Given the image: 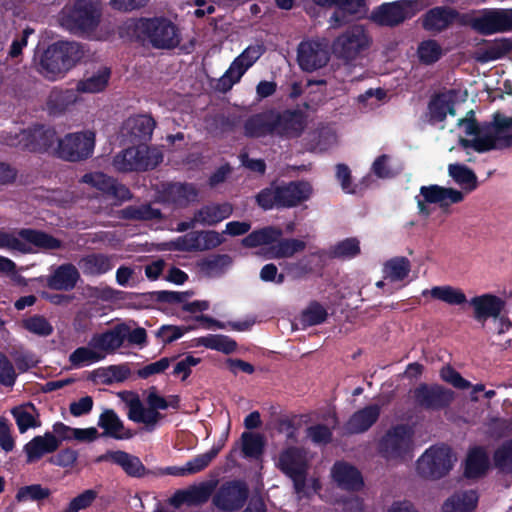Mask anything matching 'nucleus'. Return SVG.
<instances>
[{
  "mask_svg": "<svg viewBox=\"0 0 512 512\" xmlns=\"http://www.w3.org/2000/svg\"><path fill=\"white\" fill-rule=\"evenodd\" d=\"M89 57L86 46L77 41H57L47 47L40 57L38 72L48 80L63 78L85 58Z\"/></svg>",
  "mask_w": 512,
  "mask_h": 512,
  "instance_id": "f257e3e1",
  "label": "nucleus"
},
{
  "mask_svg": "<svg viewBox=\"0 0 512 512\" xmlns=\"http://www.w3.org/2000/svg\"><path fill=\"white\" fill-rule=\"evenodd\" d=\"M124 28L156 49H173L181 42L180 29L165 17L129 20L124 24Z\"/></svg>",
  "mask_w": 512,
  "mask_h": 512,
  "instance_id": "f03ea898",
  "label": "nucleus"
},
{
  "mask_svg": "<svg viewBox=\"0 0 512 512\" xmlns=\"http://www.w3.org/2000/svg\"><path fill=\"white\" fill-rule=\"evenodd\" d=\"M102 18V8L98 0H74L65 6L59 22L62 27L77 36L92 37Z\"/></svg>",
  "mask_w": 512,
  "mask_h": 512,
  "instance_id": "7ed1b4c3",
  "label": "nucleus"
},
{
  "mask_svg": "<svg viewBox=\"0 0 512 512\" xmlns=\"http://www.w3.org/2000/svg\"><path fill=\"white\" fill-rule=\"evenodd\" d=\"M313 192L310 183L306 181H291L281 185H272L262 190L256 197L257 203L263 209L273 207L291 208L307 201Z\"/></svg>",
  "mask_w": 512,
  "mask_h": 512,
  "instance_id": "20e7f679",
  "label": "nucleus"
},
{
  "mask_svg": "<svg viewBox=\"0 0 512 512\" xmlns=\"http://www.w3.org/2000/svg\"><path fill=\"white\" fill-rule=\"evenodd\" d=\"M413 436V429L407 424L391 426L378 440L377 451L389 463H404L412 457Z\"/></svg>",
  "mask_w": 512,
  "mask_h": 512,
  "instance_id": "39448f33",
  "label": "nucleus"
},
{
  "mask_svg": "<svg viewBox=\"0 0 512 512\" xmlns=\"http://www.w3.org/2000/svg\"><path fill=\"white\" fill-rule=\"evenodd\" d=\"M372 36L363 25H352L339 34L332 43V53L343 64H354L370 49Z\"/></svg>",
  "mask_w": 512,
  "mask_h": 512,
  "instance_id": "423d86ee",
  "label": "nucleus"
},
{
  "mask_svg": "<svg viewBox=\"0 0 512 512\" xmlns=\"http://www.w3.org/2000/svg\"><path fill=\"white\" fill-rule=\"evenodd\" d=\"M33 247L42 250H58L63 247L61 240L43 231L21 229L17 232L0 231V248L24 254L34 252Z\"/></svg>",
  "mask_w": 512,
  "mask_h": 512,
  "instance_id": "0eeeda50",
  "label": "nucleus"
},
{
  "mask_svg": "<svg viewBox=\"0 0 512 512\" xmlns=\"http://www.w3.org/2000/svg\"><path fill=\"white\" fill-rule=\"evenodd\" d=\"M162 161L163 153L159 147L140 143L115 155L112 164L119 172H139L152 170Z\"/></svg>",
  "mask_w": 512,
  "mask_h": 512,
  "instance_id": "6e6552de",
  "label": "nucleus"
},
{
  "mask_svg": "<svg viewBox=\"0 0 512 512\" xmlns=\"http://www.w3.org/2000/svg\"><path fill=\"white\" fill-rule=\"evenodd\" d=\"M456 458L446 445H433L416 461V473L427 480H438L445 477L453 467Z\"/></svg>",
  "mask_w": 512,
  "mask_h": 512,
  "instance_id": "1a4fd4ad",
  "label": "nucleus"
},
{
  "mask_svg": "<svg viewBox=\"0 0 512 512\" xmlns=\"http://www.w3.org/2000/svg\"><path fill=\"white\" fill-rule=\"evenodd\" d=\"M276 467L290 477L297 494L304 491L308 471V459L304 449L295 446L284 448L276 459Z\"/></svg>",
  "mask_w": 512,
  "mask_h": 512,
  "instance_id": "9d476101",
  "label": "nucleus"
},
{
  "mask_svg": "<svg viewBox=\"0 0 512 512\" xmlns=\"http://www.w3.org/2000/svg\"><path fill=\"white\" fill-rule=\"evenodd\" d=\"M146 401L149 408H145L138 397L132 398L128 402V418L136 423L144 424L147 430L151 431L161 418V414L157 410L166 409L168 402L157 393L155 387L148 389Z\"/></svg>",
  "mask_w": 512,
  "mask_h": 512,
  "instance_id": "9b49d317",
  "label": "nucleus"
},
{
  "mask_svg": "<svg viewBox=\"0 0 512 512\" xmlns=\"http://www.w3.org/2000/svg\"><path fill=\"white\" fill-rule=\"evenodd\" d=\"M95 146V134L91 131L69 133L55 148V153L66 161L85 160L92 155Z\"/></svg>",
  "mask_w": 512,
  "mask_h": 512,
  "instance_id": "f8f14e48",
  "label": "nucleus"
},
{
  "mask_svg": "<svg viewBox=\"0 0 512 512\" xmlns=\"http://www.w3.org/2000/svg\"><path fill=\"white\" fill-rule=\"evenodd\" d=\"M58 140H61V138L57 136L54 128L41 126L32 130H23L19 135L16 134L15 137L7 138L6 142L11 146L22 145L33 151L52 149L55 152Z\"/></svg>",
  "mask_w": 512,
  "mask_h": 512,
  "instance_id": "ddd939ff",
  "label": "nucleus"
},
{
  "mask_svg": "<svg viewBox=\"0 0 512 512\" xmlns=\"http://www.w3.org/2000/svg\"><path fill=\"white\" fill-rule=\"evenodd\" d=\"M471 27L482 35L512 30L511 9H484L470 20Z\"/></svg>",
  "mask_w": 512,
  "mask_h": 512,
  "instance_id": "4468645a",
  "label": "nucleus"
},
{
  "mask_svg": "<svg viewBox=\"0 0 512 512\" xmlns=\"http://www.w3.org/2000/svg\"><path fill=\"white\" fill-rule=\"evenodd\" d=\"M481 133L487 151L512 147V118L497 113L481 127Z\"/></svg>",
  "mask_w": 512,
  "mask_h": 512,
  "instance_id": "2eb2a0df",
  "label": "nucleus"
},
{
  "mask_svg": "<svg viewBox=\"0 0 512 512\" xmlns=\"http://www.w3.org/2000/svg\"><path fill=\"white\" fill-rule=\"evenodd\" d=\"M414 403L426 410H441L448 407L455 393L438 384L421 383L412 390Z\"/></svg>",
  "mask_w": 512,
  "mask_h": 512,
  "instance_id": "dca6fc26",
  "label": "nucleus"
},
{
  "mask_svg": "<svg viewBox=\"0 0 512 512\" xmlns=\"http://www.w3.org/2000/svg\"><path fill=\"white\" fill-rule=\"evenodd\" d=\"M265 48L261 44L247 47L230 65L226 73L219 79L218 89L226 92L237 83L244 73L261 57Z\"/></svg>",
  "mask_w": 512,
  "mask_h": 512,
  "instance_id": "f3484780",
  "label": "nucleus"
},
{
  "mask_svg": "<svg viewBox=\"0 0 512 512\" xmlns=\"http://www.w3.org/2000/svg\"><path fill=\"white\" fill-rule=\"evenodd\" d=\"M416 5V2L409 0L385 3L372 12L371 18L382 26H397L415 15Z\"/></svg>",
  "mask_w": 512,
  "mask_h": 512,
  "instance_id": "a211bd4d",
  "label": "nucleus"
},
{
  "mask_svg": "<svg viewBox=\"0 0 512 512\" xmlns=\"http://www.w3.org/2000/svg\"><path fill=\"white\" fill-rule=\"evenodd\" d=\"M248 487L242 481H230L222 484L212 498L213 504L222 511L240 509L248 498Z\"/></svg>",
  "mask_w": 512,
  "mask_h": 512,
  "instance_id": "6ab92c4d",
  "label": "nucleus"
},
{
  "mask_svg": "<svg viewBox=\"0 0 512 512\" xmlns=\"http://www.w3.org/2000/svg\"><path fill=\"white\" fill-rule=\"evenodd\" d=\"M298 63L305 71H315L324 67L329 61L328 43L326 40L302 42L298 47Z\"/></svg>",
  "mask_w": 512,
  "mask_h": 512,
  "instance_id": "aec40b11",
  "label": "nucleus"
},
{
  "mask_svg": "<svg viewBox=\"0 0 512 512\" xmlns=\"http://www.w3.org/2000/svg\"><path fill=\"white\" fill-rule=\"evenodd\" d=\"M163 202L171 203L178 207H186L197 200L198 190L189 183H162L158 189Z\"/></svg>",
  "mask_w": 512,
  "mask_h": 512,
  "instance_id": "412c9836",
  "label": "nucleus"
},
{
  "mask_svg": "<svg viewBox=\"0 0 512 512\" xmlns=\"http://www.w3.org/2000/svg\"><path fill=\"white\" fill-rule=\"evenodd\" d=\"M81 181L95 187L119 202L128 201L132 198V193L125 185L118 183L112 177L101 172L85 174Z\"/></svg>",
  "mask_w": 512,
  "mask_h": 512,
  "instance_id": "4be33fe9",
  "label": "nucleus"
},
{
  "mask_svg": "<svg viewBox=\"0 0 512 512\" xmlns=\"http://www.w3.org/2000/svg\"><path fill=\"white\" fill-rule=\"evenodd\" d=\"M156 121L150 115L129 117L123 124V134L130 142H146L152 137Z\"/></svg>",
  "mask_w": 512,
  "mask_h": 512,
  "instance_id": "5701e85b",
  "label": "nucleus"
},
{
  "mask_svg": "<svg viewBox=\"0 0 512 512\" xmlns=\"http://www.w3.org/2000/svg\"><path fill=\"white\" fill-rule=\"evenodd\" d=\"M381 406L370 404L355 411L344 425L348 434H360L368 431L379 419Z\"/></svg>",
  "mask_w": 512,
  "mask_h": 512,
  "instance_id": "b1692460",
  "label": "nucleus"
},
{
  "mask_svg": "<svg viewBox=\"0 0 512 512\" xmlns=\"http://www.w3.org/2000/svg\"><path fill=\"white\" fill-rule=\"evenodd\" d=\"M97 461L112 462L120 466L123 471L130 477L141 478L149 473L137 456L121 450L108 451L107 453L99 456Z\"/></svg>",
  "mask_w": 512,
  "mask_h": 512,
  "instance_id": "393cba45",
  "label": "nucleus"
},
{
  "mask_svg": "<svg viewBox=\"0 0 512 512\" xmlns=\"http://www.w3.org/2000/svg\"><path fill=\"white\" fill-rule=\"evenodd\" d=\"M276 112L263 111L247 118L243 125L244 135L250 138H260L274 134Z\"/></svg>",
  "mask_w": 512,
  "mask_h": 512,
  "instance_id": "a878e982",
  "label": "nucleus"
},
{
  "mask_svg": "<svg viewBox=\"0 0 512 512\" xmlns=\"http://www.w3.org/2000/svg\"><path fill=\"white\" fill-rule=\"evenodd\" d=\"M420 195L427 203L438 204L441 208L460 203L464 199L463 192L439 185L422 186L420 188Z\"/></svg>",
  "mask_w": 512,
  "mask_h": 512,
  "instance_id": "bb28decb",
  "label": "nucleus"
},
{
  "mask_svg": "<svg viewBox=\"0 0 512 512\" xmlns=\"http://www.w3.org/2000/svg\"><path fill=\"white\" fill-rule=\"evenodd\" d=\"M470 305L474 309V318L482 324H484L488 318L496 320L504 308V302L499 297L491 294H484L472 298Z\"/></svg>",
  "mask_w": 512,
  "mask_h": 512,
  "instance_id": "cd10ccee",
  "label": "nucleus"
},
{
  "mask_svg": "<svg viewBox=\"0 0 512 512\" xmlns=\"http://www.w3.org/2000/svg\"><path fill=\"white\" fill-rule=\"evenodd\" d=\"M306 126V120L300 111H285L276 113L275 131L280 136L293 138L298 137Z\"/></svg>",
  "mask_w": 512,
  "mask_h": 512,
  "instance_id": "c85d7f7f",
  "label": "nucleus"
},
{
  "mask_svg": "<svg viewBox=\"0 0 512 512\" xmlns=\"http://www.w3.org/2000/svg\"><path fill=\"white\" fill-rule=\"evenodd\" d=\"M80 280V272L72 263H64L58 266L47 278L49 288L58 291H70L74 289Z\"/></svg>",
  "mask_w": 512,
  "mask_h": 512,
  "instance_id": "c756f323",
  "label": "nucleus"
},
{
  "mask_svg": "<svg viewBox=\"0 0 512 512\" xmlns=\"http://www.w3.org/2000/svg\"><path fill=\"white\" fill-rule=\"evenodd\" d=\"M127 332V326L117 325L104 333L95 334L90 340V346L98 349V351L105 356L106 353L114 352L121 347L127 336Z\"/></svg>",
  "mask_w": 512,
  "mask_h": 512,
  "instance_id": "7c9ffc66",
  "label": "nucleus"
},
{
  "mask_svg": "<svg viewBox=\"0 0 512 512\" xmlns=\"http://www.w3.org/2000/svg\"><path fill=\"white\" fill-rule=\"evenodd\" d=\"M60 443L61 441L50 432L45 433L43 436L34 437L24 447V451L27 455V462H35L44 454L56 451L60 446Z\"/></svg>",
  "mask_w": 512,
  "mask_h": 512,
  "instance_id": "2f4dec72",
  "label": "nucleus"
},
{
  "mask_svg": "<svg viewBox=\"0 0 512 512\" xmlns=\"http://www.w3.org/2000/svg\"><path fill=\"white\" fill-rule=\"evenodd\" d=\"M306 249V242L296 238H282L267 247L262 255L267 259L292 258Z\"/></svg>",
  "mask_w": 512,
  "mask_h": 512,
  "instance_id": "473e14b6",
  "label": "nucleus"
},
{
  "mask_svg": "<svg viewBox=\"0 0 512 512\" xmlns=\"http://www.w3.org/2000/svg\"><path fill=\"white\" fill-rule=\"evenodd\" d=\"M331 473L333 480L343 489L358 490L363 485L358 470L347 463L338 462L334 464Z\"/></svg>",
  "mask_w": 512,
  "mask_h": 512,
  "instance_id": "72a5a7b5",
  "label": "nucleus"
},
{
  "mask_svg": "<svg viewBox=\"0 0 512 512\" xmlns=\"http://www.w3.org/2000/svg\"><path fill=\"white\" fill-rule=\"evenodd\" d=\"M233 259L228 254H212L197 262L199 272L205 277H219L231 267Z\"/></svg>",
  "mask_w": 512,
  "mask_h": 512,
  "instance_id": "f704fd0d",
  "label": "nucleus"
},
{
  "mask_svg": "<svg viewBox=\"0 0 512 512\" xmlns=\"http://www.w3.org/2000/svg\"><path fill=\"white\" fill-rule=\"evenodd\" d=\"M110 69L101 67L96 72L87 73L76 83L78 93H99L106 89L110 79Z\"/></svg>",
  "mask_w": 512,
  "mask_h": 512,
  "instance_id": "c9c22d12",
  "label": "nucleus"
},
{
  "mask_svg": "<svg viewBox=\"0 0 512 512\" xmlns=\"http://www.w3.org/2000/svg\"><path fill=\"white\" fill-rule=\"evenodd\" d=\"M231 213L232 206L228 203L210 204L195 211L194 222L205 226H212L228 218Z\"/></svg>",
  "mask_w": 512,
  "mask_h": 512,
  "instance_id": "e433bc0d",
  "label": "nucleus"
},
{
  "mask_svg": "<svg viewBox=\"0 0 512 512\" xmlns=\"http://www.w3.org/2000/svg\"><path fill=\"white\" fill-rule=\"evenodd\" d=\"M455 19V12L446 7L430 9L423 17V27L430 32H441L448 28Z\"/></svg>",
  "mask_w": 512,
  "mask_h": 512,
  "instance_id": "4c0bfd02",
  "label": "nucleus"
},
{
  "mask_svg": "<svg viewBox=\"0 0 512 512\" xmlns=\"http://www.w3.org/2000/svg\"><path fill=\"white\" fill-rule=\"evenodd\" d=\"M79 101L78 92L74 90H53L47 99V109L50 114L60 115Z\"/></svg>",
  "mask_w": 512,
  "mask_h": 512,
  "instance_id": "58836bf2",
  "label": "nucleus"
},
{
  "mask_svg": "<svg viewBox=\"0 0 512 512\" xmlns=\"http://www.w3.org/2000/svg\"><path fill=\"white\" fill-rule=\"evenodd\" d=\"M78 265L83 273L89 276L104 274L113 266L112 257L101 253H92L81 257Z\"/></svg>",
  "mask_w": 512,
  "mask_h": 512,
  "instance_id": "ea45409f",
  "label": "nucleus"
},
{
  "mask_svg": "<svg viewBox=\"0 0 512 512\" xmlns=\"http://www.w3.org/2000/svg\"><path fill=\"white\" fill-rule=\"evenodd\" d=\"M98 425L104 429V436L116 439H129L132 434L125 429L123 422L113 410H105L99 417Z\"/></svg>",
  "mask_w": 512,
  "mask_h": 512,
  "instance_id": "a19ab883",
  "label": "nucleus"
},
{
  "mask_svg": "<svg viewBox=\"0 0 512 512\" xmlns=\"http://www.w3.org/2000/svg\"><path fill=\"white\" fill-rule=\"evenodd\" d=\"M478 502L476 491L455 493L443 504L442 512H471Z\"/></svg>",
  "mask_w": 512,
  "mask_h": 512,
  "instance_id": "79ce46f5",
  "label": "nucleus"
},
{
  "mask_svg": "<svg viewBox=\"0 0 512 512\" xmlns=\"http://www.w3.org/2000/svg\"><path fill=\"white\" fill-rule=\"evenodd\" d=\"M283 232L280 228L273 226H267L259 230H255L247 235L243 240L242 244L246 247H257V246H271L274 245L278 239L282 236Z\"/></svg>",
  "mask_w": 512,
  "mask_h": 512,
  "instance_id": "37998d69",
  "label": "nucleus"
},
{
  "mask_svg": "<svg viewBox=\"0 0 512 512\" xmlns=\"http://www.w3.org/2000/svg\"><path fill=\"white\" fill-rule=\"evenodd\" d=\"M220 448H213L207 453L198 455L181 468H168L167 473L171 475L184 476L195 474L205 469L210 462L216 457Z\"/></svg>",
  "mask_w": 512,
  "mask_h": 512,
  "instance_id": "c03bdc74",
  "label": "nucleus"
},
{
  "mask_svg": "<svg viewBox=\"0 0 512 512\" xmlns=\"http://www.w3.org/2000/svg\"><path fill=\"white\" fill-rule=\"evenodd\" d=\"M11 412L21 433H25L29 428L40 426L39 414L31 403L14 407Z\"/></svg>",
  "mask_w": 512,
  "mask_h": 512,
  "instance_id": "a18cd8bd",
  "label": "nucleus"
},
{
  "mask_svg": "<svg viewBox=\"0 0 512 512\" xmlns=\"http://www.w3.org/2000/svg\"><path fill=\"white\" fill-rule=\"evenodd\" d=\"M448 174L465 191H473L478 185L476 174L465 165L450 164Z\"/></svg>",
  "mask_w": 512,
  "mask_h": 512,
  "instance_id": "49530a36",
  "label": "nucleus"
},
{
  "mask_svg": "<svg viewBox=\"0 0 512 512\" xmlns=\"http://www.w3.org/2000/svg\"><path fill=\"white\" fill-rule=\"evenodd\" d=\"M488 458L481 448L471 450L467 456L465 475L468 478H479L488 469Z\"/></svg>",
  "mask_w": 512,
  "mask_h": 512,
  "instance_id": "de8ad7c7",
  "label": "nucleus"
},
{
  "mask_svg": "<svg viewBox=\"0 0 512 512\" xmlns=\"http://www.w3.org/2000/svg\"><path fill=\"white\" fill-rule=\"evenodd\" d=\"M430 116L435 121H443L446 115L455 114L454 97L451 93H442L434 97L429 103Z\"/></svg>",
  "mask_w": 512,
  "mask_h": 512,
  "instance_id": "09e8293b",
  "label": "nucleus"
},
{
  "mask_svg": "<svg viewBox=\"0 0 512 512\" xmlns=\"http://www.w3.org/2000/svg\"><path fill=\"white\" fill-rule=\"evenodd\" d=\"M410 270L411 264L406 257H394L383 265L384 278L392 282L404 280L409 275Z\"/></svg>",
  "mask_w": 512,
  "mask_h": 512,
  "instance_id": "8fccbe9b",
  "label": "nucleus"
},
{
  "mask_svg": "<svg viewBox=\"0 0 512 512\" xmlns=\"http://www.w3.org/2000/svg\"><path fill=\"white\" fill-rule=\"evenodd\" d=\"M119 216L123 219L145 221L161 219L162 214L159 209H155L151 205H140L125 207L119 211Z\"/></svg>",
  "mask_w": 512,
  "mask_h": 512,
  "instance_id": "3c124183",
  "label": "nucleus"
},
{
  "mask_svg": "<svg viewBox=\"0 0 512 512\" xmlns=\"http://www.w3.org/2000/svg\"><path fill=\"white\" fill-rule=\"evenodd\" d=\"M319 6H337L343 13L362 17L366 14L364 0H313Z\"/></svg>",
  "mask_w": 512,
  "mask_h": 512,
  "instance_id": "603ef678",
  "label": "nucleus"
},
{
  "mask_svg": "<svg viewBox=\"0 0 512 512\" xmlns=\"http://www.w3.org/2000/svg\"><path fill=\"white\" fill-rule=\"evenodd\" d=\"M429 293L433 298L449 305H462L467 302L466 295L462 290L452 286H436Z\"/></svg>",
  "mask_w": 512,
  "mask_h": 512,
  "instance_id": "864d4df0",
  "label": "nucleus"
},
{
  "mask_svg": "<svg viewBox=\"0 0 512 512\" xmlns=\"http://www.w3.org/2000/svg\"><path fill=\"white\" fill-rule=\"evenodd\" d=\"M197 345L217 350L225 354L233 353L237 348L236 342L225 335H209L201 337L197 340Z\"/></svg>",
  "mask_w": 512,
  "mask_h": 512,
  "instance_id": "5fc2aeb1",
  "label": "nucleus"
},
{
  "mask_svg": "<svg viewBox=\"0 0 512 512\" xmlns=\"http://www.w3.org/2000/svg\"><path fill=\"white\" fill-rule=\"evenodd\" d=\"M102 359H104V354L90 346V344L85 347L77 348L69 356V361L74 367H82Z\"/></svg>",
  "mask_w": 512,
  "mask_h": 512,
  "instance_id": "6e6d98bb",
  "label": "nucleus"
},
{
  "mask_svg": "<svg viewBox=\"0 0 512 512\" xmlns=\"http://www.w3.org/2000/svg\"><path fill=\"white\" fill-rule=\"evenodd\" d=\"M512 49V43L508 39L494 41L478 52L477 60L488 62L505 56Z\"/></svg>",
  "mask_w": 512,
  "mask_h": 512,
  "instance_id": "4d7b16f0",
  "label": "nucleus"
},
{
  "mask_svg": "<svg viewBox=\"0 0 512 512\" xmlns=\"http://www.w3.org/2000/svg\"><path fill=\"white\" fill-rule=\"evenodd\" d=\"M493 464L501 473L512 474V439L497 447L493 455Z\"/></svg>",
  "mask_w": 512,
  "mask_h": 512,
  "instance_id": "13d9d810",
  "label": "nucleus"
},
{
  "mask_svg": "<svg viewBox=\"0 0 512 512\" xmlns=\"http://www.w3.org/2000/svg\"><path fill=\"white\" fill-rule=\"evenodd\" d=\"M326 309L318 302H311L303 311L300 317L304 327L321 324L327 318Z\"/></svg>",
  "mask_w": 512,
  "mask_h": 512,
  "instance_id": "bf43d9fd",
  "label": "nucleus"
},
{
  "mask_svg": "<svg viewBox=\"0 0 512 512\" xmlns=\"http://www.w3.org/2000/svg\"><path fill=\"white\" fill-rule=\"evenodd\" d=\"M360 253V243L357 238H347L338 242L331 249V255L335 258H352Z\"/></svg>",
  "mask_w": 512,
  "mask_h": 512,
  "instance_id": "052dcab7",
  "label": "nucleus"
},
{
  "mask_svg": "<svg viewBox=\"0 0 512 512\" xmlns=\"http://www.w3.org/2000/svg\"><path fill=\"white\" fill-rule=\"evenodd\" d=\"M23 327L41 337L49 336L53 332L52 325L41 315H34L23 320Z\"/></svg>",
  "mask_w": 512,
  "mask_h": 512,
  "instance_id": "680f3d73",
  "label": "nucleus"
},
{
  "mask_svg": "<svg viewBox=\"0 0 512 512\" xmlns=\"http://www.w3.org/2000/svg\"><path fill=\"white\" fill-rule=\"evenodd\" d=\"M49 495L50 490L48 488H44L39 484H33L21 487L16 494V499L19 502L39 501L49 497Z\"/></svg>",
  "mask_w": 512,
  "mask_h": 512,
  "instance_id": "e2e57ef3",
  "label": "nucleus"
},
{
  "mask_svg": "<svg viewBox=\"0 0 512 512\" xmlns=\"http://www.w3.org/2000/svg\"><path fill=\"white\" fill-rule=\"evenodd\" d=\"M130 374V369L126 365H111L107 368L99 370L98 375L105 384L113 382H122Z\"/></svg>",
  "mask_w": 512,
  "mask_h": 512,
  "instance_id": "0e129e2a",
  "label": "nucleus"
},
{
  "mask_svg": "<svg viewBox=\"0 0 512 512\" xmlns=\"http://www.w3.org/2000/svg\"><path fill=\"white\" fill-rule=\"evenodd\" d=\"M441 52V47L434 40L424 41L418 48L420 60L426 64L437 61L441 56Z\"/></svg>",
  "mask_w": 512,
  "mask_h": 512,
  "instance_id": "69168bd1",
  "label": "nucleus"
},
{
  "mask_svg": "<svg viewBox=\"0 0 512 512\" xmlns=\"http://www.w3.org/2000/svg\"><path fill=\"white\" fill-rule=\"evenodd\" d=\"M242 451L247 457H258L262 452L261 437L257 434L244 432L241 436Z\"/></svg>",
  "mask_w": 512,
  "mask_h": 512,
  "instance_id": "338daca9",
  "label": "nucleus"
},
{
  "mask_svg": "<svg viewBox=\"0 0 512 512\" xmlns=\"http://www.w3.org/2000/svg\"><path fill=\"white\" fill-rule=\"evenodd\" d=\"M97 498V492L93 489H88L73 498L65 512H78L82 509L89 507L93 501Z\"/></svg>",
  "mask_w": 512,
  "mask_h": 512,
  "instance_id": "774afa93",
  "label": "nucleus"
}]
</instances>
